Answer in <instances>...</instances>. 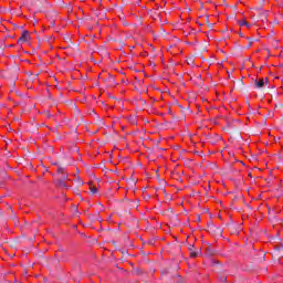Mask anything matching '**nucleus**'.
I'll use <instances>...</instances> for the list:
<instances>
[{
	"instance_id": "obj_1",
	"label": "nucleus",
	"mask_w": 283,
	"mask_h": 283,
	"mask_svg": "<svg viewBox=\"0 0 283 283\" xmlns=\"http://www.w3.org/2000/svg\"><path fill=\"white\" fill-rule=\"evenodd\" d=\"M203 249L206 250V256L210 259V262H213V245L211 243H208L203 245Z\"/></svg>"
},
{
	"instance_id": "obj_2",
	"label": "nucleus",
	"mask_w": 283,
	"mask_h": 283,
	"mask_svg": "<svg viewBox=\"0 0 283 283\" xmlns=\"http://www.w3.org/2000/svg\"><path fill=\"white\" fill-rule=\"evenodd\" d=\"M43 3H45V0H32L31 6L33 8H36L38 12L43 10Z\"/></svg>"
},
{
	"instance_id": "obj_3",
	"label": "nucleus",
	"mask_w": 283,
	"mask_h": 283,
	"mask_svg": "<svg viewBox=\"0 0 283 283\" xmlns=\"http://www.w3.org/2000/svg\"><path fill=\"white\" fill-rule=\"evenodd\" d=\"M188 250L190 251V256L198 258V254L200 253L198 250H196V245L188 244Z\"/></svg>"
},
{
	"instance_id": "obj_4",
	"label": "nucleus",
	"mask_w": 283,
	"mask_h": 283,
	"mask_svg": "<svg viewBox=\"0 0 283 283\" xmlns=\"http://www.w3.org/2000/svg\"><path fill=\"white\" fill-rule=\"evenodd\" d=\"M266 78H259V80H255V87H258L259 90H262V87H264L265 83H266Z\"/></svg>"
},
{
	"instance_id": "obj_5",
	"label": "nucleus",
	"mask_w": 283,
	"mask_h": 283,
	"mask_svg": "<svg viewBox=\"0 0 283 283\" xmlns=\"http://www.w3.org/2000/svg\"><path fill=\"white\" fill-rule=\"evenodd\" d=\"M28 39H30V32L28 30L22 32L21 38L19 39V43L20 41H22L23 43L28 42Z\"/></svg>"
},
{
	"instance_id": "obj_6",
	"label": "nucleus",
	"mask_w": 283,
	"mask_h": 283,
	"mask_svg": "<svg viewBox=\"0 0 283 283\" xmlns=\"http://www.w3.org/2000/svg\"><path fill=\"white\" fill-rule=\"evenodd\" d=\"M56 185H57V187H67V185L65 184V180L64 179H59L57 181H56Z\"/></svg>"
},
{
	"instance_id": "obj_7",
	"label": "nucleus",
	"mask_w": 283,
	"mask_h": 283,
	"mask_svg": "<svg viewBox=\"0 0 283 283\" xmlns=\"http://www.w3.org/2000/svg\"><path fill=\"white\" fill-rule=\"evenodd\" d=\"M75 180L77 182V187H83V185H85V182L83 181V179H81V177H76Z\"/></svg>"
},
{
	"instance_id": "obj_8",
	"label": "nucleus",
	"mask_w": 283,
	"mask_h": 283,
	"mask_svg": "<svg viewBox=\"0 0 283 283\" xmlns=\"http://www.w3.org/2000/svg\"><path fill=\"white\" fill-rule=\"evenodd\" d=\"M240 25H245V28H251V23H249L247 21H241Z\"/></svg>"
},
{
	"instance_id": "obj_9",
	"label": "nucleus",
	"mask_w": 283,
	"mask_h": 283,
	"mask_svg": "<svg viewBox=\"0 0 283 283\" xmlns=\"http://www.w3.org/2000/svg\"><path fill=\"white\" fill-rule=\"evenodd\" d=\"M90 191H91L92 193H98V188H96V187H91V188H90Z\"/></svg>"
},
{
	"instance_id": "obj_10",
	"label": "nucleus",
	"mask_w": 283,
	"mask_h": 283,
	"mask_svg": "<svg viewBox=\"0 0 283 283\" xmlns=\"http://www.w3.org/2000/svg\"><path fill=\"white\" fill-rule=\"evenodd\" d=\"M206 23L209 25V28L213 27V24H211V21H209V15H206Z\"/></svg>"
},
{
	"instance_id": "obj_11",
	"label": "nucleus",
	"mask_w": 283,
	"mask_h": 283,
	"mask_svg": "<svg viewBox=\"0 0 283 283\" xmlns=\"http://www.w3.org/2000/svg\"><path fill=\"white\" fill-rule=\"evenodd\" d=\"M98 211H95L94 214H88V217L91 218V220H96V218H94V216H98Z\"/></svg>"
},
{
	"instance_id": "obj_12",
	"label": "nucleus",
	"mask_w": 283,
	"mask_h": 283,
	"mask_svg": "<svg viewBox=\"0 0 283 283\" xmlns=\"http://www.w3.org/2000/svg\"><path fill=\"white\" fill-rule=\"evenodd\" d=\"M64 171H65V168H63V167L57 168V174H63Z\"/></svg>"
},
{
	"instance_id": "obj_13",
	"label": "nucleus",
	"mask_w": 283,
	"mask_h": 283,
	"mask_svg": "<svg viewBox=\"0 0 283 283\" xmlns=\"http://www.w3.org/2000/svg\"><path fill=\"white\" fill-rule=\"evenodd\" d=\"M187 62H188V65H193V60H192V57H189V59L187 60Z\"/></svg>"
},
{
	"instance_id": "obj_14",
	"label": "nucleus",
	"mask_w": 283,
	"mask_h": 283,
	"mask_svg": "<svg viewBox=\"0 0 283 283\" xmlns=\"http://www.w3.org/2000/svg\"><path fill=\"white\" fill-rule=\"evenodd\" d=\"M62 180H67V175H63Z\"/></svg>"
},
{
	"instance_id": "obj_15",
	"label": "nucleus",
	"mask_w": 283,
	"mask_h": 283,
	"mask_svg": "<svg viewBox=\"0 0 283 283\" xmlns=\"http://www.w3.org/2000/svg\"><path fill=\"white\" fill-rule=\"evenodd\" d=\"M167 273H169V270H164V271H163V274H164V275H165V274L167 275Z\"/></svg>"
},
{
	"instance_id": "obj_16",
	"label": "nucleus",
	"mask_w": 283,
	"mask_h": 283,
	"mask_svg": "<svg viewBox=\"0 0 283 283\" xmlns=\"http://www.w3.org/2000/svg\"><path fill=\"white\" fill-rule=\"evenodd\" d=\"M214 138H216L217 140H220V139H221V137L218 136V135H214Z\"/></svg>"
},
{
	"instance_id": "obj_17",
	"label": "nucleus",
	"mask_w": 283,
	"mask_h": 283,
	"mask_svg": "<svg viewBox=\"0 0 283 283\" xmlns=\"http://www.w3.org/2000/svg\"><path fill=\"white\" fill-rule=\"evenodd\" d=\"M51 165H59V163H56V161H52V163H51Z\"/></svg>"
},
{
	"instance_id": "obj_18",
	"label": "nucleus",
	"mask_w": 283,
	"mask_h": 283,
	"mask_svg": "<svg viewBox=\"0 0 283 283\" xmlns=\"http://www.w3.org/2000/svg\"><path fill=\"white\" fill-rule=\"evenodd\" d=\"M218 67H222V63H217Z\"/></svg>"
},
{
	"instance_id": "obj_19",
	"label": "nucleus",
	"mask_w": 283,
	"mask_h": 283,
	"mask_svg": "<svg viewBox=\"0 0 283 283\" xmlns=\"http://www.w3.org/2000/svg\"><path fill=\"white\" fill-rule=\"evenodd\" d=\"M12 220H17V217H15V216H13V217H12Z\"/></svg>"
},
{
	"instance_id": "obj_20",
	"label": "nucleus",
	"mask_w": 283,
	"mask_h": 283,
	"mask_svg": "<svg viewBox=\"0 0 283 283\" xmlns=\"http://www.w3.org/2000/svg\"><path fill=\"white\" fill-rule=\"evenodd\" d=\"M9 48H13V45H12V44H9Z\"/></svg>"
},
{
	"instance_id": "obj_21",
	"label": "nucleus",
	"mask_w": 283,
	"mask_h": 283,
	"mask_svg": "<svg viewBox=\"0 0 283 283\" xmlns=\"http://www.w3.org/2000/svg\"><path fill=\"white\" fill-rule=\"evenodd\" d=\"M97 220L101 222V220H103V219H101V218H97Z\"/></svg>"
},
{
	"instance_id": "obj_22",
	"label": "nucleus",
	"mask_w": 283,
	"mask_h": 283,
	"mask_svg": "<svg viewBox=\"0 0 283 283\" xmlns=\"http://www.w3.org/2000/svg\"><path fill=\"white\" fill-rule=\"evenodd\" d=\"M99 207L103 209V205L99 203Z\"/></svg>"
}]
</instances>
